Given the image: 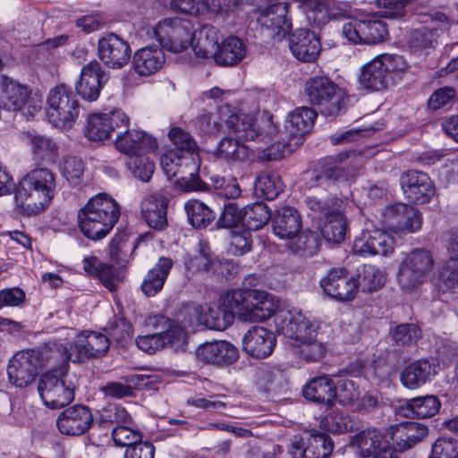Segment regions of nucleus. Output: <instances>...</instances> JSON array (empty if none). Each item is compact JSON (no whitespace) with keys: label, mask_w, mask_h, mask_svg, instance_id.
<instances>
[{"label":"nucleus","mask_w":458,"mask_h":458,"mask_svg":"<svg viewBox=\"0 0 458 458\" xmlns=\"http://www.w3.org/2000/svg\"><path fill=\"white\" fill-rule=\"evenodd\" d=\"M220 304L245 322H261L276 317L278 300L272 294L250 288H239L226 292L220 297Z\"/></svg>","instance_id":"1"},{"label":"nucleus","mask_w":458,"mask_h":458,"mask_svg":"<svg viewBox=\"0 0 458 458\" xmlns=\"http://www.w3.org/2000/svg\"><path fill=\"white\" fill-rule=\"evenodd\" d=\"M55 188L53 172L47 168H36L20 181L15 197L22 208L38 213L49 204Z\"/></svg>","instance_id":"2"},{"label":"nucleus","mask_w":458,"mask_h":458,"mask_svg":"<svg viewBox=\"0 0 458 458\" xmlns=\"http://www.w3.org/2000/svg\"><path fill=\"white\" fill-rule=\"evenodd\" d=\"M408 64L398 55H381L362 66L360 85L371 91L387 89L406 72Z\"/></svg>","instance_id":"3"},{"label":"nucleus","mask_w":458,"mask_h":458,"mask_svg":"<svg viewBox=\"0 0 458 458\" xmlns=\"http://www.w3.org/2000/svg\"><path fill=\"white\" fill-rule=\"evenodd\" d=\"M121 216L119 203L105 192L91 197L79 209L77 222L80 229H113Z\"/></svg>","instance_id":"4"},{"label":"nucleus","mask_w":458,"mask_h":458,"mask_svg":"<svg viewBox=\"0 0 458 458\" xmlns=\"http://www.w3.org/2000/svg\"><path fill=\"white\" fill-rule=\"evenodd\" d=\"M69 365L45 372L38 382V391L44 404L51 409L64 408L74 399V383L68 378Z\"/></svg>","instance_id":"5"},{"label":"nucleus","mask_w":458,"mask_h":458,"mask_svg":"<svg viewBox=\"0 0 458 458\" xmlns=\"http://www.w3.org/2000/svg\"><path fill=\"white\" fill-rule=\"evenodd\" d=\"M148 324L157 329L158 327L166 329L138 336L136 344L140 350L151 354L165 347H172L176 352L184 349L187 335L182 327L170 323L169 319L163 315L150 317L148 319Z\"/></svg>","instance_id":"6"},{"label":"nucleus","mask_w":458,"mask_h":458,"mask_svg":"<svg viewBox=\"0 0 458 458\" xmlns=\"http://www.w3.org/2000/svg\"><path fill=\"white\" fill-rule=\"evenodd\" d=\"M309 101L326 116H336L345 108V92L327 76H314L305 82Z\"/></svg>","instance_id":"7"},{"label":"nucleus","mask_w":458,"mask_h":458,"mask_svg":"<svg viewBox=\"0 0 458 458\" xmlns=\"http://www.w3.org/2000/svg\"><path fill=\"white\" fill-rule=\"evenodd\" d=\"M110 347V339L105 334L84 330L76 335L71 344H62L57 351L65 361L82 363L103 357Z\"/></svg>","instance_id":"8"},{"label":"nucleus","mask_w":458,"mask_h":458,"mask_svg":"<svg viewBox=\"0 0 458 458\" xmlns=\"http://www.w3.org/2000/svg\"><path fill=\"white\" fill-rule=\"evenodd\" d=\"M225 124L238 140L267 143L273 140L277 129L270 118L257 119L254 114L233 113Z\"/></svg>","instance_id":"9"},{"label":"nucleus","mask_w":458,"mask_h":458,"mask_svg":"<svg viewBox=\"0 0 458 458\" xmlns=\"http://www.w3.org/2000/svg\"><path fill=\"white\" fill-rule=\"evenodd\" d=\"M79 113V102L71 88L60 84L49 90L47 98V117L54 126H71Z\"/></svg>","instance_id":"10"},{"label":"nucleus","mask_w":458,"mask_h":458,"mask_svg":"<svg viewBox=\"0 0 458 458\" xmlns=\"http://www.w3.org/2000/svg\"><path fill=\"white\" fill-rule=\"evenodd\" d=\"M200 160L197 153H187L182 149H170L160 157V165L167 177H174L180 174H187L191 181H187L184 190L187 191H203L207 187L196 177L199 169Z\"/></svg>","instance_id":"11"},{"label":"nucleus","mask_w":458,"mask_h":458,"mask_svg":"<svg viewBox=\"0 0 458 458\" xmlns=\"http://www.w3.org/2000/svg\"><path fill=\"white\" fill-rule=\"evenodd\" d=\"M433 266L434 259L428 250H411L399 265L396 274L398 285L403 291L411 292L424 282Z\"/></svg>","instance_id":"12"},{"label":"nucleus","mask_w":458,"mask_h":458,"mask_svg":"<svg viewBox=\"0 0 458 458\" xmlns=\"http://www.w3.org/2000/svg\"><path fill=\"white\" fill-rule=\"evenodd\" d=\"M44 363L43 354L38 349L17 352L7 366L8 379L16 387H26L38 375Z\"/></svg>","instance_id":"13"},{"label":"nucleus","mask_w":458,"mask_h":458,"mask_svg":"<svg viewBox=\"0 0 458 458\" xmlns=\"http://www.w3.org/2000/svg\"><path fill=\"white\" fill-rule=\"evenodd\" d=\"M153 32L162 49L173 53L182 52L190 44L188 23L179 19H163L155 25Z\"/></svg>","instance_id":"14"},{"label":"nucleus","mask_w":458,"mask_h":458,"mask_svg":"<svg viewBox=\"0 0 458 458\" xmlns=\"http://www.w3.org/2000/svg\"><path fill=\"white\" fill-rule=\"evenodd\" d=\"M274 320L279 334L301 343L317 335L318 327L300 311L279 310Z\"/></svg>","instance_id":"15"},{"label":"nucleus","mask_w":458,"mask_h":458,"mask_svg":"<svg viewBox=\"0 0 458 458\" xmlns=\"http://www.w3.org/2000/svg\"><path fill=\"white\" fill-rule=\"evenodd\" d=\"M267 6L259 10L257 22L267 37L280 39L291 29L287 19L289 3L285 0H270Z\"/></svg>","instance_id":"16"},{"label":"nucleus","mask_w":458,"mask_h":458,"mask_svg":"<svg viewBox=\"0 0 458 458\" xmlns=\"http://www.w3.org/2000/svg\"><path fill=\"white\" fill-rule=\"evenodd\" d=\"M129 123V116L120 109L90 114L87 118L84 134L91 141H102L108 139L112 131L127 127Z\"/></svg>","instance_id":"17"},{"label":"nucleus","mask_w":458,"mask_h":458,"mask_svg":"<svg viewBox=\"0 0 458 458\" xmlns=\"http://www.w3.org/2000/svg\"><path fill=\"white\" fill-rule=\"evenodd\" d=\"M334 450L332 438L323 432L311 431L307 437H295L290 444L292 458H328Z\"/></svg>","instance_id":"18"},{"label":"nucleus","mask_w":458,"mask_h":458,"mask_svg":"<svg viewBox=\"0 0 458 458\" xmlns=\"http://www.w3.org/2000/svg\"><path fill=\"white\" fill-rule=\"evenodd\" d=\"M98 54L105 65L117 69L129 62L131 47L126 40L110 32L98 39Z\"/></svg>","instance_id":"19"},{"label":"nucleus","mask_w":458,"mask_h":458,"mask_svg":"<svg viewBox=\"0 0 458 458\" xmlns=\"http://www.w3.org/2000/svg\"><path fill=\"white\" fill-rule=\"evenodd\" d=\"M320 285L326 294L339 301H352L354 299L358 289L357 279L349 276L344 267L331 269L320 280Z\"/></svg>","instance_id":"20"},{"label":"nucleus","mask_w":458,"mask_h":458,"mask_svg":"<svg viewBox=\"0 0 458 458\" xmlns=\"http://www.w3.org/2000/svg\"><path fill=\"white\" fill-rule=\"evenodd\" d=\"M400 184L404 197L415 203H428L435 194V187L428 174L409 170L400 177Z\"/></svg>","instance_id":"21"},{"label":"nucleus","mask_w":458,"mask_h":458,"mask_svg":"<svg viewBox=\"0 0 458 458\" xmlns=\"http://www.w3.org/2000/svg\"><path fill=\"white\" fill-rule=\"evenodd\" d=\"M91 410L82 404H75L64 409L56 419L60 433L66 436H81L93 424Z\"/></svg>","instance_id":"22"},{"label":"nucleus","mask_w":458,"mask_h":458,"mask_svg":"<svg viewBox=\"0 0 458 458\" xmlns=\"http://www.w3.org/2000/svg\"><path fill=\"white\" fill-rule=\"evenodd\" d=\"M316 116V112L308 106L298 107L288 115L284 128L289 139L283 146V155L293 150L292 145L298 146L302 143V138L311 130Z\"/></svg>","instance_id":"23"},{"label":"nucleus","mask_w":458,"mask_h":458,"mask_svg":"<svg viewBox=\"0 0 458 458\" xmlns=\"http://www.w3.org/2000/svg\"><path fill=\"white\" fill-rule=\"evenodd\" d=\"M438 370L439 364L434 358L420 359L402 370L400 381L408 389H417L431 381Z\"/></svg>","instance_id":"24"},{"label":"nucleus","mask_w":458,"mask_h":458,"mask_svg":"<svg viewBox=\"0 0 458 458\" xmlns=\"http://www.w3.org/2000/svg\"><path fill=\"white\" fill-rule=\"evenodd\" d=\"M124 128L125 131L118 132L115 140V147L119 151L130 157L157 148V141L152 135L144 131L130 130L128 126Z\"/></svg>","instance_id":"25"},{"label":"nucleus","mask_w":458,"mask_h":458,"mask_svg":"<svg viewBox=\"0 0 458 458\" xmlns=\"http://www.w3.org/2000/svg\"><path fill=\"white\" fill-rule=\"evenodd\" d=\"M276 338L274 333L263 327H252L242 337V349L250 356L265 359L274 351Z\"/></svg>","instance_id":"26"},{"label":"nucleus","mask_w":458,"mask_h":458,"mask_svg":"<svg viewBox=\"0 0 458 458\" xmlns=\"http://www.w3.org/2000/svg\"><path fill=\"white\" fill-rule=\"evenodd\" d=\"M104 72L100 64L92 61L84 65L81 71V77L75 85L78 95L89 102L96 101L103 87Z\"/></svg>","instance_id":"27"},{"label":"nucleus","mask_w":458,"mask_h":458,"mask_svg":"<svg viewBox=\"0 0 458 458\" xmlns=\"http://www.w3.org/2000/svg\"><path fill=\"white\" fill-rule=\"evenodd\" d=\"M196 358L214 365L234 363L239 357L238 349L227 341H215L199 345L195 351Z\"/></svg>","instance_id":"28"},{"label":"nucleus","mask_w":458,"mask_h":458,"mask_svg":"<svg viewBox=\"0 0 458 458\" xmlns=\"http://www.w3.org/2000/svg\"><path fill=\"white\" fill-rule=\"evenodd\" d=\"M289 47L292 54L302 62H314L321 50L318 36L306 29L297 30L291 35Z\"/></svg>","instance_id":"29"},{"label":"nucleus","mask_w":458,"mask_h":458,"mask_svg":"<svg viewBox=\"0 0 458 458\" xmlns=\"http://www.w3.org/2000/svg\"><path fill=\"white\" fill-rule=\"evenodd\" d=\"M29 98V89L6 75H0V108L15 112L21 110Z\"/></svg>","instance_id":"30"},{"label":"nucleus","mask_w":458,"mask_h":458,"mask_svg":"<svg viewBox=\"0 0 458 458\" xmlns=\"http://www.w3.org/2000/svg\"><path fill=\"white\" fill-rule=\"evenodd\" d=\"M165 62L163 49L148 46L137 50L132 57V66L140 76H150L157 72Z\"/></svg>","instance_id":"31"},{"label":"nucleus","mask_w":458,"mask_h":458,"mask_svg":"<svg viewBox=\"0 0 458 458\" xmlns=\"http://www.w3.org/2000/svg\"><path fill=\"white\" fill-rule=\"evenodd\" d=\"M219 30L211 25H204L191 35V47L195 55L203 59L215 57L221 40Z\"/></svg>","instance_id":"32"},{"label":"nucleus","mask_w":458,"mask_h":458,"mask_svg":"<svg viewBox=\"0 0 458 458\" xmlns=\"http://www.w3.org/2000/svg\"><path fill=\"white\" fill-rule=\"evenodd\" d=\"M194 314L199 324L217 331L226 329L234 318L233 310L221 306L220 303L219 307L199 305L195 308Z\"/></svg>","instance_id":"33"},{"label":"nucleus","mask_w":458,"mask_h":458,"mask_svg":"<svg viewBox=\"0 0 458 458\" xmlns=\"http://www.w3.org/2000/svg\"><path fill=\"white\" fill-rule=\"evenodd\" d=\"M305 203L307 208L313 213L310 215L313 217L320 216L321 215L325 216V226H328L330 229H347L348 220L341 210L342 200L336 199L335 203L333 204L336 206V208L330 210H327V203L315 197L307 196Z\"/></svg>","instance_id":"34"},{"label":"nucleus","mask_w":458,"mask_h":458,"mask_svg":"<svg viewBox=\"0 0 458 458\" xmlns=\"http://www.w3.org/2000/svg\"><path fill=\"white\" fill-rule=\"evenodd\" d=\"M335 383L327 376L310 379L303 387V396L313 403L331 408L335 402Z\"/></svg>","instance_id":"35"},{"label":"nucleus","mask_w":458,"mask_h":458,"mask_svg":"<svg viewBox=\"0 0 458 458\" xmlns=\"http://www.w3.org/2000/svg\"><path fill=\"white\" fill-rule=\"evenodd\" d=\"M353 441L362 457L376 456L386 449H394L386 436L376 428H369L355 435Z\"/></svg>","instance_id":"36"},{"label":"nucleus","mask_w":458,"mask_h":458,"mask_svg":"<svg viewBox=\"0 0 458 458\" xmlns=\"http://www.w3.org/2000/svg\"><path fill=\"white\" fill-rule=\"evenodd\" d=\"M428 435V426L415 421H405L395 426L392 438L399 449L404 451L420 443Z\"/></svg>","instance_id":"37"},{"label":"nucleus","mask_w":458,"mask_h":458,"mask_svg":"<svg viewBox=\"0 0 458 458\" xmlns=\"http://www.w3.org/2000/svg\"><path fill=\"white\" fill-rule=\"evenodd\" d=\"M284 246L293 253L313 254L318 248V239L313 231H272Z\"/></svg>","instance_id":"38"},{"label":"nucleus","mask_w":458,"mask_h":458,"mask_svg":"<svg viewBox=\"0 0 458 458\" xmlns=\"http://www.w3.org/2000/svg\"><path fill=\"white\" fill-rule=\"evenodd\" d=\"M173 267L170 258L161 257L157 265L150 269L141 284V291L148 296H155L160 292Z\"/></svg>","instance_id":"39"},{"label":"nucleus","mask_w":458,"mask_h":458,"mask_svg":"<svg viewBox=\"0 0 458 458\" xmlns=\"http://www.w3.org/2000/svg\"><path fill=\"white\" fill-rule=\"evenodd\" d=\"M385 218L404 227V229H420L422 225L420 212L411 206L397 203L386 208Z\"/></svg>","instance_id":"40"},{"label":"nucleus","mask_w":458,"mask_h":458,"mask_svg":"<svg viewBox=\"0 0 458 458\" xmlns=\"http://www.w3.org/2000/svg\"><path fill=\"white\" fill-rule=\"evenodd\" d=\"M246 55V47L239 38L230 37L226 38L214 57L217 64L230 66L240 63Z\"/></svg>","instance_id":"41"},{"label":"nucleus","mask_w":458,"mask_h":458,"mask_svg":"<svg viewBox=\"0 0 458 458\" xmlns=\"http://www.w3.org/2000/svg\"><path fill=\"white\" fill-rule=\"evenodd\" d=\"M187 219L194 229H204L210 225L216 215L205 203L191 199L184 203Z\"/></svg>","instance_id":"42"},{"label":"nucleus","mask_w":458,"mask_h":458,"mask_svg":"<svg viewBox=\"0 0 458 458\" xmlns=\"http://www.w3.org/2000/svg\"><path fill=\"white\" fill-rule=\"evenodd\" d=\"M358 287L362 292L371 293L381 289L386 284V276L377 267L370 264L360 266L356 270Z\"/></svg>","instance_id":"43"},{"label":"nucleus","mask_w":458,"mask_h":458,"mask_svg":"<svg viewBox=\"0 0 458 458\" xmlns=\"http://www.w3.org/2000/svg\"><path fill=\"white\" fill-rule=\"evenodd\" d=\"M320 427L334 434H342L358 430L360 421L352 416L340 411H333L326 415L320 421Z\"/></svg>","instance_id":"44"},{"label":"nucleus","mask_w":458,"mask_h":458,"mask_svg":"<svg viewBox=\"0 0 458 458\" xmlns=\"http://www.w3.org/2000/svg\"><path fill=\"white\" fill-rule=\"evenodd\" d=\"M421 335V329L414 323H402L392 327L389 330L393 344L399 348L415 346Z\"/></svg>","instance_id":"45"},{"label":"nucleus","mask_w":458,"mask_h":458,"mask_svg":"<svg viewBox=\"0 0 458 458\" xmlns=\"http://www.w3.org/2000/svg\"><path fill=\"white\" fill-rule=\"evenodd\" d=\"M372 232L374 234L368 237L359 251L371 255H386L391 253L394 249V241L393 236L388 233V231Z\"/></svg>","instance_id":"46"},{"label":"nucleus","mask_w":458,"mask_h":458,"mask_svg":"<svg viewBox=\"0 0 458 458\" xmlns=\"http://www.w3.org/2000/svg\"><path fill=\"white\" fill-rule=\"evenodd\" d=\"M407 406L415 417L428 419L438 413L441 402L436 395L428 394L410 399Z\"/></svg>","instance_id":"47"},{"label":"nucleus","mask_w":458,"mask_h":458,"mask_svg":"<svg viewBox=\"0 0 458 458\" xmlns=\"http://www.w3.org/2000/svg\"><path fill=\"white\" fill-rule=\"evenodd\" d=\"M237 138H224L217 148V155L227 162L243 160L250 155L249 147Z\"/></svg>","instance_id":"48"},{"label":"nucleus","mask_w":458,"mask_h":458,"mask_svg":"<svg viewBox=\"0 0 458 458\" xmlns=\"http://www.w3.org/2000/svg\"><path fill=\"white\" fill-rule=\"evenodd\" d=\"M243 229H262L271 217L270 209L258 202L242 208Z\"/></svg>","instance_id":"49"},{"label":"nucleus","mask_w":458,"mask_h":458,"mask_svg":"<svg viewBox=\"0 0 458 458\" xmlns=\"http://www.w3.org/2000/svg\"><path fill=\"white\" fill-rule=\"evenodd\" d=\"M254 189L259 197L271 200L283 191V184L278 174L264 173L257 177Z\"/></svg>","instance_id":"50"},{"label":"nucleus","mask_w":458,"mask_h":458,"mask_svg":"<svg viewBox=\"0 0 458 458\" xmlns=\"http://www.w3.org/2000/svg\"><path fill=\"white\" fill-rule=\"evenodd\" d=\"M96 423L99 427L107 428L113 424H117V426L122 424H131L132 419L125 408L119 405H114L102 409Z\"/></svg>","instance_id":"51"},{"label":"nucleus","mask_w":458,"mask_h":458,"mask_svg":"<svg viewBox=\"0 0 458 458\" xmlns=\"http://www.w3.org/2000/svg\"><path fill=\"white\" fill-rule=\"evenodd\" d=\"M362 44H377L387 36L386 25L383 21L368 15L363 17Z\"/></svg>","instance_id":"52"},{"label":"nucleus","mask_w":458,"mask_h":458,"mask_svg":"<svg viewBox=\"0 0 458 458\" xmlns=\"http://www.w3.org/2000/svg\"><path fill=\"white\" fill-rule=\"evenodd\" d=\"M126 165L133 176L142 182H148L155 170V164L144 154L131 155Z\"/></svg>","instance_id":"53"},{"label":"nucleus","mask_w":458,"mask_h":458,"mask_svg":"<svg viewBox=\"0 0 458 458\" xmlns=\"http://www.w3.org/2000/svg\"><path fill=\"white\" fill-rule=\"evenodd\" d=\"M216 264V261L211 256L208 246L203 241L199 242V254L185 261L187 269L192 272L211 271L215 269Z\"/></svg>","instance_id":"54"},{"label":"nucleus","mask_w":458,"mask_h":458,"mask_svg":"<svg viewBox=\"0 0 458 458\" xmlns=\"http://www.w3.org/2000/svg\"><path fill=\"white\" fill-rule=\"evenodd\" d=\"M345 179L344 170L339 166L327 167L324 171L310 172L305 174L308 188L326 187L331 181Z\"/></svg>","instance_id":"55"},{"label":"nucleus","mask_w":458,"mask_h":458,"mask_svg":"<svg viewBox=\"0 0 458 458\" xmlns=\"http://www.w3.org/2000/svg\"><path fill=\"white\" fill-rule=\"evenodd\" d=\"M301 225L299 211L287 206L277 209L273 219V229H301Z\"/></svg>","instance_id":"56"},{"label":"nucleus","mask_w":458,"mask_h":458,"mask_svg":"<svg viewBox=\"0 0 458 458\" xmlns=\"http://www.w3.org/2000/svg\"><path fill=\"white\" fill-rule=\"evenodd\" d=\"M60 171L71 185L76 186L81 182L84 165L80 158L66 157L60 165Z\"/></svg>","instance_id":"57"},{"label":"nucleus","mask_w":458,"mask_h":458,"mask_svg":"<svg viewBox=\"0 0 458 458\" xmlns=\"http://www.w3.org/2000/svg\"><path fill=\"white\" fill-rule=\"evenodd\" d=\"M96 277H98L110 292H114L123 279V271L114 265L101 262L98 264V272Z\"/></svg>","instance_id":"58"},{"label":"nucleus","mask_w":458,"mask_h":458,"mask_svg":"<svg viewBox=\"0 0 458 458\" xmlns=\"http://www.w3.org/2000/svg\"><path fill=\"white\" fill-rule=\"evenodd\" d=\"M335 401L343 405H352L359 400L360 390L356 383L352 379H340L335 385Z\"/></svg>","instance_id":"59"},{"label":"nucleus","mask_w":458,"mask_h":458,"mask_svg":"<svg viewBox=\"0 0 458 458\" xmlns=\"http://www.w3.org/2000/svg\"><path fill=\"white\" fill-rule=\"evenodd\" d=\"M24 140L30 145L33 152L41 158L51 157L56 148L55 144L49 138L33 132L24 134Z\"/></svg>","instance_id":"60"},{"label":"nucleus","mask_w":458,"mask_h":458,"mask_svg":"<svg viewBox=\"0 0 458 458\" xmlns=\"http://www.w3.org/2000/svg\"><path fill=\"white\" fill-rule=\"evenodd\" d=\"M131 424H122L112 429V438L118 446H132L142 442V435L140 431L130 427Z\"/></svg>","instance_id":"61"},{"label":"nucleus","mask_w":458,"mask_h":458,"mask_svg":"<svg viewBox=\"0 0 458 458\" xmlns=\"http://www.w3.org/2000/svg\"><path fill=\"white\" fill-rule=\"evenodd\" d=\"M428 458H458V440L438 437L431 445Z\"/></svg>","instance_id":"62"},{"label":"nucleus","mask_w":458,"mask_h":458,"mask_svg":"<svg viewBox=\"0 0 458 458\" xmlns=\"http://www.w3.org/2000/svg\"><path fill=\"white\" fill-rule=\"evenodd\" d=\"M220 229H235L239 226L243 228V211L234 204H228L225 207L218 219Z\"/></svg>","instance_id":"63"},{"label":"nucleus","mask_w":458,"mask_h":458,"mask_svg":"<svg viewBox=\"0 0 458 458\" xmlns=\"http://www.w3.org/2000/svg\"><path fill=\"white\" fill-rule=\"evenodd\" d=\"M252 239L250 231H230V251L242 255L250 250Z\"/></svg>","instance_id":"64"}]
</instances>
